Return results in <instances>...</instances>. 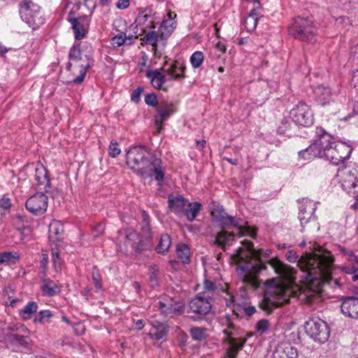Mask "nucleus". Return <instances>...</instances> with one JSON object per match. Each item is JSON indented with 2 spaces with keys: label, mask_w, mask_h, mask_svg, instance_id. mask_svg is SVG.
<instances>
[{
  "label": "nucleus",
  "mask_w": 358,
  "mask_h": 358,
  "mask_svg": "<svg viewBox=\"0 0 358 358\" xmlns=\"http://www.w3.org/2000/svg\"><path fill=\"white\" fill-rule=\"evenodd\" d=\"M313 322V317H310L308 320L306 321L304 324L301 327V329L300 331L301 334H302L303 331L304 334L310 338H313V324H312Z\"/></svg>",
  "instance_id": "nucleus-48"
},
{
  "label": "nucleus",
  "mask_w": 358,
  "mask_h": 358,
  "mask_svg": "<svg viewBox=\"0 0 358 358\" xmlns=\"http://www.w3.org/2000/svg\"><path fill=\"white\" fill-rule=\"evenodd\" d=\"M177 110L176 106L171 102H161L157 108V115L155 116L156 133L159 134L163 129V122L167 120Z\"/></svg>",
  "instance_id": "nucleus-15"
},
{
  "label": "nucleus",
  "mask_w": 358,
  "mask_h": 358,
  "mask_svg": "<svg viewBox=\"0 0 358 358\" xmlns=\"http://www.w3.org/2000/svg\"><path fill=\"white\" fill-rule=\"evenodd\" d=\"M330 336V329L327 323L320 318L315 320V342H326Z\"/></svg>",
  "instance_id": "nucleus-22"
},
{
  "label": "nucleus",
  "mask_w": 358,
  "mask_h": 358,
  "mask_svg": "<svg viewBox=\"0 0 358 358\" xmlns=\"http://www.w3.org/2000/svg\"><path fill=\"white\" fill-rule=\"evenodd\" d=\"M243 244L245 245V248L248 250L250 255L251 257L256 261L258 262V263L256 264V270L257 271H262L266 269V263L263 262L260 258L262 256H264V257H269L271 255V250H264L263 249H255L254 248L253 243L249 241H244L242 242Z\"/></svg>",
  "instance_id": "nucleus-18"
},
{
  "label": "nucleus",
  "mask_w": 358,
  "mask_h": 358,
  "mask_svg": "<svg viewBox=\"0 0 358 358\" xmlns=\"http://www.w3.org/2000/svg\"><path fill=\"white\" fill-rule=\"evenodd\" d=\"M121 150L119 148L118 143L115 141H111L108 148L109 156L115 158L118 156Z\"/></svg>",
  "instance_id": "nucleus-52"
},
{
  "label": "nucleus",
  "mask_w": 358,
  "mask_h": 358,
  "mask_svg": "<svg viewBox=\"0 0 358 358\" xmlns=\"http://www.w3.org/2000/svg\"><path fill=\"white\" fill-rule=\"evenodd\" d=\"M258 23V18H254L251 17H247L245 21V28L248 31H253L255 29Z\"/></svg>",
  "instance_id": "nucleus-56"
},
{
  "label": "nucleus",
  "mask_w": 358,
  "mask_h": 358,
  "mask_svg": "<svg viewBox=\"0 0 358 358\" xmlns=\"http://www.w3.org/2000/svg\"><path fill=\"white\" fill-rule=\"evenodd\" d=\"M203 288L207 292H213L215 289L216 285L212 280H206L203 283Z\"/></svg>",
  "instance_id": "nucleus-63"
},
{
  "label": "nucleus",
  "mask_w": 358,
  "mask_h": 358,
  "mask_svg": "<svg viewBox=\"0 0 358 358\" xmlns=\"http://www.w3.org/2000/svg\"><path fill=\"white\" fill-rule=\"evenodd\" d=\"M87 51L83 50V47L80 43L73 44L70 48L69 52V60L78 64L80 62H83V64H78L80 68V75L71 81V83L76 85H80L87 74L88 70L94 64V59L92 57V48L90 45L86 48Z\"/></svg>",
  "instance_id": "nucleus-6"
},
{
  "label": "nucleus",
  "mask_w": 358,
  "mask_h": 358,
  "mask_svg": "<svg viewBox=\"0 0 358 358\" xmlns=\"http://www.w3.org/2000/svg\"><path fill=\"white\" fill-rule=\"evenodd\" d=\"M192 338L196 341H203L208 337L207 329L205 327H194L189 329Z\"/></svg>",
  "instance_id": "nucleus-40"
},
{
  "label": "nucleus",
  "mask_w": 358,
  "mask_h": 358,
  "mask_svg": "<svg viewBox=\"0 0 358 358\" xmlns=\"http://www.w3.org/2000/svg\"><path fill=\"white\" fill-rule=\"evenodd\" d=\"M7 338L13 345H18L24 348H28L30 346L31 340L28 336L8 333Z\"/></svg>",
  "instance_id": "nucleus-33"
},
{
  "label": "nucleus",
  "mask_w": 358,
  "mask_h": 358,
  "mask_svg": "<svg viewBox=\"0 0 358 358\" xmlns=\"http://www.w3.org/2000/svg\"><path fill=\"white\" fill-rule=\"evenodd\" d=\"M226 326L228 329L223 331L226 337L224 343L226 346V352L223 358H236L238 353L241 350L247 341L245 331L236 327L234 322V317L229 314L224 316Z\"/></svg>",
  "instance_id": "nucleus-5"
},
{
  "label": "nucleus",
  "mask_w": 358,
  "mask_h": 358,
  "mask_svg": "<svg viewBox=\"0 0 358 358\" xmlns=\"http://www.w3.org/2000/svg\"><path fill=\"white\" fill-rule=\"evenodd\" d=\"M145 103L151 107H156L159 106L158 99L155 93H150L145 96Z\"/></svg>",
  "instance_id": "nucleus-53"
},
{
  "label": "nucleus",
  "mask_w": 358,
  "mask_h": 358,
  "mask_svg": "<svg viewBox=\"0 0 358 358\" xmlns=\"http://www.w3.org/2000/svg\"><path fill=\"white\" fill-rule=\"evenodd\" d=\"M313 256L301 257L299 261L298 265L303 273V278L309 282L313 281Z\"/></svg>",
  "instance_id": "nucleus-25"
},
{
  "label": "nucleus",
  "mask_w": 358,
  "mask_h": 358,
  "mask_svg": "<svg viewBox=\"0 0 358 358\" xmlns=\"http://www.w3.org/2000/svg\"><path fill=\"white\" fill-rule=\"evenodd\" d=\"M41 291L44 296H54L60 292V289L53 280L46 278L43 280Z\"/></svg>",
  "instance_id": "nucleus-31"
},
{
  "label": "nucleus",
  "mask_w": 358,
  "mask_h": 358,
  "mask_svg": "<svg viewBox=\"0 0 358 358\" xmlns=\"http://www.w3.org/2000/svg\"><path fill=\"white\" fill-rule=\"evenodd\" d=\"M264 285L266 290L260 307L268 314H271L275 308L289 302L292 291L280 285L277 278L266 280Z\"/></svg>",
  "instance_id": "nucleus-4"
},
{
  "label": "nucleus",
  "mask_w": 358,
  "mask_h": 358,
  "mask_svg": "<svg viewBox=\"0 0 358 358\" xmlns=\"http://www.w3.org/2000/svg\"><path fill=\"white\" fill-rule=\"evenodd\" d=\"M168 203L169 208L174 212L175 214L182 213L185 208L186 201L181 195L177 196H174L172 194L169 195Z\"/></svg>",
  "instance_id": "nucleus-28"
},
{
  "label": "nucleus",
  "mask_w": 358,
  "mask_h": 358,
  "mask_svg": "<svg viewBox=\"0 0 358 358\" xmlns=\"http://www.w3.org/2000/svg\"><path fill=\"white\" fill-rule=\"evenodd\" d=\"M34 219L25 214L15 215V224L16 229L20 232L21 241H28L33 230Z\"/></svg>",
  "instance_id": "nucleus-16"
},
{
  "label": "nucleus",
  "mask_w": 358,
  "mask_h": 358,
  "mask_svg": "<svg viewBox=\"0 0 358 358\" xmlns=\"http://www.w3.org/2000/svg\"><path fill=\"white\" fill-rule=\"evenodd\" d=\"M220 237H222L224 245L229 244L231 241L234 240V234L233 232H228L226 231H222L220 232Z\"/></svg>",
  "instance_id": "nucleus-57"
},
{
  "label": "nucleus",
  "mask_w": 358,
  "mask_h": 358,
  "mask_svg": "<svg viewBox=\"0 0 358 358\" xmlns=\"http://www.w3.org/2000/svg\"><path fill=\"white\" fill-rule=\"evenodd\" d=\"M35 180L39 190L48 193L50 189V180L48 175L47 169L42 165L38 164L35 169Z\"/></svg>",
  "instance_id": "nucleus-20"
},
{
  "label": "nucleus",
  "mask_w": 358,
  "mask_h": 358,
  "mask_svg": "<svg viewBox=\"0 0 358 358\" xmlns=\"http://www.w3.org/2000/svg\"><path fill=\"white\" fill-rule=\"evenodd\" d=\"M125 244L130 245L137 253L149 250L152 245V234H145V239L140 238L138 234L131 229L125 231Z\"/></svg>",
  "instance_id": "nucleus-12"
},
{
  "label": "nucleus",
  "mask_w": 358,
  "mask_h": 358,
  "mask_svg": "<svg viewBox=\"0 0 358 358\" xmlns=\"http://www.w3.org/2000/svg\"><path fill=\"white\" fill-rule=\"evenodd\" d=\"M127 164L139 176L153 178L157 182L164 180L165 172L159 158L151 155L145 146L131 148L126 155Z\"/></svg>",
  "instance_id": "nucleus-1"
},
{
  "label": "nucleus",
  "mask_w": 358,
  "mask_h": 358,
  "mask_svg": "<svg viewBox=\"0 0 358 358\" xmlns=\"http://www.w3.org/2000/svg\"><path fill=\"white\" fill-rule=\"evenodd\" d=\"M38 308V303L35 301H29L22 309L20 310L19 315L24 320H30Z\"/></svg>",
  "instance_id": "nucleus-34"
},
{
  "label": "nucleus",
  "mask_w": 358,
  "mask_h": 358,
  "mask_svg": "<svg viewBox=\"0 0 358 358\" xmlns=\"http://www.w3.org/2000/svg\"><path fill=\"white\" fill-rule=\"evenodd\" d=\"M292 124L294 125L292 121L289 122L287 120H282L281 125L278 129V133L280 134L286 135L287 136H292L294 134L290 131Z\"/></svg>",
  "instance_id": "nucleus-45"
},
{
  "label": "nucleus",
  "mask_w": 358,
  "mask_h": 358,
  "mask_svg": "<svg viewBox=\"0 0 358 358\" xmlns=\"http://www.w3.org/2000/svg\"><path fill=\"white\" fill-rule=\"evenodd\" d=\"M203 59V53L201 51H196L191 55L189 62L194 69H197L201 66Z\"/></svg>",
  "instance_id": "nucleus-44"
},
{
  "label": "nucleus",
  "mask_w": 358,
  "mask_h": 358,
  "mask_svg": "<svg viewBox=\"0 0 358 358\" xmlns=\"http://www.w3.org/2000/svg\"><path fill=\"white\" fill-rule=\"evenodd\" d=\"M64 226L60 221L53 220L49 225L48 237L51 241H60L62 239Z\"/></svg>",
  "instance_id": "nucleus-27"
},
{
  "label": "nucleus",
  "mask_w": 358,
  "mask_h": 358,
  "mask_svg": "<svg viewBox=\"0 0 358 358\" xmlns=\"http://www.w3.org/2000/svg\"><path fill=\"white\" fill-rule=\"evenodd\" d=\"M340 251L345 257H346V259L348 262H355L358 265V256H357L352 250L347 249L344 247H340Z\"/></svg>",
  "instance_id": "nucleus-51"
},
{
  "label": "nucleus",
  "mask_w": 358,
  "mask_h": 358,
  "mask_svg": "<svg viewBox=\"0 0 358 358\" xmlns=\"http://www.w3.org/2000/svg\"><path fill=\"white\" fill-rule=\"evenodd\" d=\"M151 328L148 333L150 338L154 341H166L167 339L168 334L170 327L165 322H160L159 320H152L150 322Z\"/></svg>",
  "instance_id": "nucleus-17"
},
{
  "label": "nucleus",
  "mask_w": 358,
  "mask_h": 358,
  "mask_svg": "<svg viewBox=\"0 0 358 358\" xmlns=\"http://www.w3.org/2000/svg\"><path fill=\"white\" fill-rule=\"evenodd\" d=\"M315 136V157L329 161L334 165L344 163L353 148L343 141L333 142V136L322 127H317Z\"/></svg>",
  "instance_id": "nucleus-2"
},
{
  "label": "nucleus",
  "mask_w": 358,
  "mask_h": 358,
  "mask_svg": "<svg viewBox=\"0 0 358 358\" xmlns=\"http://www.w3.org/2000/svg\"><path fill=\"white\" fill-rule=\"evenodd\" d=\"M159 37V31L152 30L147 33L141 40L147 45H156Z\"/></svg>",
  "instance_id": "nucleus-43"
},
{
  "label": "nucleus",
  "mask_w": 358,
  "mask_h": 358,
  "mask_svg": "<svg viewBox=\"0 0 358 358\" xmlns=\"http://www.w3.org/2000/svg\"><path fill=\"white\" fill-rule=\"evenodd\" d=\"M176 27V22L173 21L171 18L164 20L158 29L159 38L162 40L167 39L173 32Z\"/></svg>",
  "instance_id": "nucleus-30"
},
{
  "label": "nucleus",
  "mask_w": 358,
  "mask_h": 358,
  "mask_svg": "<svg viewBox=\"0 0 358 358\" xmlns=\"http://www.w3.org/2000/svg\"><path fill=\"white\" fill-rule=\"evenodd\" d=\"M273 358H297L296 348L289 343L278 345L273 352Z\"/></svg>",
  "instance_id": "nucleus-23"
},
{
  "label": "nucleus",
  "mask_w": 358,
  "mask_h": 358,
  "mask_svg": "<svg viewBox=\"0 0 358 358\" xmlns=\"http://www.w3.org/2000/svg\"><path fill=\"white\" fill-rule=\"evenodd\" d=\"M313 145V143H312L306 149L299 151V157H301L305 160H310L312 159V153L313 152V149L312 148Z\"/></svg>",
  "instance_id": "nucleus-54"
},
{
  "label": "nucleus",
  "mask_w": 358,
  "mask_h": 358,
  "mask_svg": "<svg viewBox=\"0 0 358 358\" xmlns=\"http://www.w3.org/2000/svg\"><path fill=\"white\" fill-rule=\"evenodd\" d=\"M294 127L301 125L309 127L313 124V113L304 103H299L289 112Z\"/></svg>",
  "instance_id": "nucleus-11"
},
{
  "label": "nucleus",
  "mask_w": 358,
  "mask_h": 358,
  "mask_svg": "<svg viewBox=\"0 0 358 358\" xmlns=\"http://www.w3.org/2000/svg\"><path fill=\"white\" fill-rule=\"evenodd\" d=\"M316 101L321 106H325L332 100V93L329 87L318 86L315 89Z\"/></svg>",
  "instance_id": "nucleus-26"
},
{
  "label": "nucleus",
  "mask_w": 358,
  "mask_h": 358,
  "mask_svg": "<svg viewBox=\"0 0 358 358\" xmlns=\"http://www.w3.org/2000/svg\"><path fill=\"white\" fill-rule=\"evenodd\" d=\"M159 304L161 311L166 315H171L179 311L178 307L173 305L172 302H168L166 303L164 302L159 301Z\"/></svg>",
  "instance_id": "nucleus-42"
},
{
  "label": "nucleus",
  "mask_w": 358,
  "mask_h": 358,
  "mask_svg": "<svg viewBox=\"0 0 358 358\" xmlns=\"http://www.w3.org/2000/svg\"><path fill=\"white\" fill-rule=\"evenodd\" d=\"M212 299L213 298L210 296L209 293L206 296L199 294L192 299L189 302V306L192 313H194V315L190 316L191 319L194 321L203 320L212 308Z\"/></svg>",
  "instance_id": "nucleus-9"
},
{
  "label": "nucleus",
  "mask_w": 358,
  "mask_h": 358,
  "mask_svg": "<svg viewBox=\"0 0 358 358\" xmlns=\"http://www.w3.org/2000/svg\"><path fill=\"white\" fill-rule=\"evenodd\" d=\"M19 13L21 20L33 29H36L43 24L40 6L31 0H22L19 4Z\"/></svg>",
  "instance_id": "nucleus-7"
},
{
  "label": "nucleus",
  "mask_w": 358,
  "mask_h": 358,
  "mask_svg": "<svg viewBox=\"0 0 358 358\" xmlns=\"http://www.w3.org/2000/svg\"><path fill=\"white\" fill-rule=\"evenodd\" d=\"M211 215L214 220L218 222L222 217H224L227 213L225 212L224 207L221 206L218 209L212 211Z\"/></svg>",
  "instance_id": "nucleus-58"
},
{
  "label": "nucleus",
  "mask_w": 358,
  "mask_h": 358,
  "mask_svg": "<svg viewBox=\"0 0 358 358\" xmlns=\"http://www.w3.org/2000/svg\"><path fill=\"white\" fill-rule=\"evenodd\" d=\"M286 259L291 263L295 262L298 259V255L294 250H289L286 253Z\"/></svg>",
  "instance_id": "nucleus-64"
},
{
  "label": "nucleus",
  "mask_w": 358,
  "mask_h": 358,
  "mask_svg": "<svg viewBox=\"0 0 358 358\" xmlns=\"http://www.w3.org/2000/svg\"><path fill=\"white\" fill-rule=\"evenodd\" d=\"M299 219L301 222V225L303 224L304 223H307L308 222V220L310 218L311 215L308 217H302V214L306 213V208L303 206H301L299 207Z\"/></svg>",
  "instance_id": "nucleus-60"
},
{
  "label": "nucleus",
  "mask_w": 358,
  "mask_h": 358,
  "mask_svg": "<svg viewBox=\"0 0 358 358\" xmlns=\"http://www.w3.org/2000/svg\"><path fill=\"white\" fill-rule=\"evenodd\" d=\"M52 317V314L49 310H41L34 317V322L43 324L47 319Z\"/></svg>",
  "instance_id": "nucleus-46"
},
{
  "label": "nucleus",
  "mask_w": 358,
  "mask_h": 358,
  "mask_svg": "<svg viewBox=\"0 0 358 358\" xmlns=\"http://www.w3.org/2000/svg\"><path fill=\"white\" fill-rule=\"evenodd\" d=\"M125 34L121 33L119 35H116L111 38V44L115 47H120L123 45L125 42Z\"/></svg>",
  "instance_id": "nucleus-55"
},
{
  "label": "nucleus",
  "mask_w": 358,
  "mask_h": 358,
  "mask_svg": "<svg viewBox=\"0 0 358 358\" xmlns=\"http://www.w3.org/2000/svg\"><path fill=\"white\" fill-rule=\"evenodd\" d=\"M176 253L178 257L182 261L183 264L189 263L190 250L187 245L185 243L178 245L176 248Z\"/></svg>",
  "instance_id": "nucleus-38"
},
{
  "label": "nucleus",
  "mask_w": 358,
  "mask_h": 358,
  "mask_svg": "<svg viewBox=\"0 0 358 358\" xmlns=\"http://www.w3.org/2000/svg\"><path fill=\"white\" fill-rule=\"evenodd\" d=\"M92 282L96 290L98 292L102 289L101 276L96 266H94L92 273Z\"/></svg>",
  "instance_id": "nucleus-47"
},
{
  "label": "nucleus",
  "mask_w": 358,
  "mask_h": 358,
  "mask_svg": "<svg viewBox=\"0 0 358 358\" xmlns=\"http://www.w3.org/2000/svg\"><path fill=\"white\" fill-rule=\"evenodd\" d=\"M171 244V239L169 234H164L161 236L159 244L156 248V251L159 254H165Z\"/></svg>",
  "instance_id": "nucleus-39"
},
{
  "label": "nucleus",
  "mask_w": 358,
  "mask_h": 358,
  "mask_svg": "<svg viewBox=\"0 0 358 358\" xmlns=\"http://www.w3.org/2000/svg\"><path fill=\"white\" fill-rule=\"evenodd\" d=\"M186 66L185 64L179 60L173 61L167 69L162 70L166 73L169 80H180L185 78V71Z\"/></svg>",
  "instance_id": "nucleus-21"
},
{
  "label": "nucleus",
  "mask_w": 358,
  "mask_h": 358,
  "mask_svg": "<svg viewBox=\"0 0 358 358\" xmlns=\"http://www.w3.org/2000/svg\"><path fill=\"white\" fill-rule=\"evenodd\" d=\"M270 327L269 321L266 319H262L259 320L255 325V331L259 335H262L267 331Z\"/></svg>",
  "instance_id": "nucleus-49"
},
{
  "label": "nucleus",
  "mask_w": 358,
  "mask_h": 358,
  "mask_svg": "<svg viewBox=\"0 0 358 358\" xmlns=\"http://www.w3.org/2000/svg\"><path fill=\"white\" fill-rule=\"evenodd\" d=\"M289 34L303 41L313 38V21L308 17H299L294 19L288 29Z\"/></svg>",
  "instance_id": "nucleus-8"
},
{
  "label": "nucleus",
  "mask_w": 358,
  "mask_h": 358,
  "mask_svg": "<svg viewBox=\"0 0 358 358\" xmlns=\"http://www.w3.org/2000/svg\"><path fill=\"white\" fill-rule=\"evenodd\" d=\"M341 311L346 317L358 320V297L343 296Z\"/></svg>",
  "instance_id": "nucleus-19"
},
{
  "label": "nucleus",
  "mask_w": 358,
  "mask_h": 358,
  "mask_svg": "<svg viewBox=\"0 0 358 358\" xmlns=\"http://www.w3.org/2000/svg\"><path fill=\"white\" fill-rule=\"evenodd\" d=\"M20 329H21V331L24 334L29 333V330L24 324H20L19 327L17 325L9 327H8V331H9L10 333H13V331H18Z\"/></svg>",
  "instance_id": "nucleus-62"
},
{
  "label": "nucleus",
  "mask_w": 358,
  "mask_h": 358,
  "mask_svg": "<svg viewBox=\"0 0 358 358\" xmlns=\"http://www.w3.org/2000/svg\"><path fill=\"white\" fill-rule=\"evenodd\" d=\"M66 20L71 25L76 40L79 41L85 37L90 27V16L83 15L76 17L75 12L70 11L67 15Z\"/></svg>",
  "instance_id": "nucleus-10"
},
{
  "label": "nucleus",
  "mask_w": 358,
  "mask_h": 358,
  "mask_svg": "<svg viewBox=\"0 0 358 358\" xmlns=\"http://www.w3.org/2000/svg\"><path fill=\"white\" fill-rule=\"evenodd\" d=\"M217 223H219V225L222 229L230 228L231 226L238 229H240L241 227L238 221L234 217L229 215L228 214L222 217Z\"/></svg>",
  "instance_id": "nucleus-41"
},
{
  "label": "nucleus",
  "mask_w": 358,
  "mask_h": 358,
  "mask_svg": "<svg viewBox=\"0 0 358 358\" xmlns=\"http://www.w3.org/2000/svg\"><path fill=\"white\" fill-rule=\"evenodd\" d=\"M48 206V198L43 192L31 196L25 203L26 209L33 215L41 216L45 213Z\"/></svg>",
  "instance_id": "nucleus-13"
},
{
  "label": "nucleus",
  "mask_w": 358,
  "mask_h": 358,
  "mask_svg": "<svg viewBox=\"0 0 358 358\" xmlns=\"http://www.w3.org/2000/svg\"><path fill=\"white\" fill-rule=\"evenodd\" d=\"M266 263L273 268L277 275L282 278H289L292 275V268L278 257L271 258Z\"/></svg>",
  "instance_id": "nucleus-24"
},
{
  "label": "nucleus",
  "mask_w": 358,
  "mask_h": 358,
  "mask_svg": "<svg viewBox=\"0 0 358 358\" xmlns=\"http://www.w3.org/2000/svg\"><path fill=\"white\" fill-rule=\"evenodd\" d=\"M12 206L10 199L8 197H3L0 199V208L3 210H9Z\"/></svg>",
  "instance_id": "nucleus-61"
},
{
  "label": "nucleus",
  "mask_w": 358,
  "mask_h": 358,
  "mask_svg": "<svg viewBox=\"0 0 358 358\" xmlns=\"http://www.w3.org/2000/svg\"><path fill=\"white\" fill-rule=\"evenodd\" d=\"M146 76L150 80L152 86L157 89H160L162 85L169 80L165 75L157 69L148 71Z\"/></svg>",
  "instance_id": "nucleus-29"
},
{
  "label": "nucleus",
  "mask_w": 358,
  "mask_h": 358,
  "mask_svg": "<svg viewBox=\"0 0 358 358\" xmlns=\"http://www.w3.org/2000/svg\"><path fill=\"white\" fill-rule=\"evenodd\" d=\"M138 14L136 18L135 22L137 25L144 24L149 18L156 19L157 13L153 10L150 7H146L144 8H138Z\"/></svg>",
  "instance_id": "nucleus-32"
},
{
  "label": "nucleus",
  "mask_w": 358,
  "mask_h": 358,
  "mask_svg": "<svg viewBox=\"0 0 358 358\" xmlns=\"http://www.w3.org/2000/svg\"><path fill=\"white\" fill-rule=\"evenodd\" d=\"M201 203L197 201L189 203L188 208H185L182 213L189 222H192L201 210Z\"/></svg>",
  "instance_id": "nucleus-36"
},
{
  "label": "nucleus",
  "mask_w": 358,
  "mask_h": 358,
  "mask_svg": "<svg viewBox=\"0 0 358 358\" xmlns=\"http://www.w3.org/2000/svg\"><path fill=\"white\" fill-rule=\"evenodd\" d=\"M143 90L144 89L143 87H138L135 89L131 95V100L135 103H138L141 100V93Z\"/></svg>",
  "instance_id": "nucleus-59"
},
{
  "label": "nucleus",
  "mask_w": 358,
  "mask_h": 358,
  "mask_svg": "<svg viewBox=\"0 0 358 358\" xmlns=\"http://www.w3.org/2000/svg\"><path fill=\"white\" fill-rule=\"evenodd\" d=\"M342 189L358 201V167L343 173L341 180Z\"/></svg>",
  "instance_id": "nucleus-14"
},
{
  "label": "nucleus",
  "mask_w": 358,
  "mask_h": 358,
  "mask_svg": "<svg viewBox=\"0 0 358 358\" xmlns=\"http://www.w3.org/2000/svg\"><path fill=\"white\" fill-rule=\"evenodd\" d=\"M19 259L20 255L17 252L6 251L0 252V264H15Z\"/></svg>",
  "instance_id": "nucleus-37"
},
{
  "label": "nucleus",
  "mask_w": 358,
  "mask_h": 358,
  "mask_svg": "<svg viewBox=\"0 0 358 358\" xmlns=\"http://www.w3.org/2000/svg\"><path fill=\"white\" fill-rule=\"evenodd\" d=\"M237 273L245 283H250L252 281V267L248 264H245L237 267Z\"/></svg>",
  "instance_id": "nucleus-35"
},
{
  "label": "nucleus",
  "mask_w": 358,
  "mask_h": 358,
  "mask_svg": "<svg viewBox=\"0 0 358 358\" xmlns=\"http://www.w3.org/2000/svg\"><path fill=\"white\" fill-rule=\"evenodd\" d=\"M333 262L331 253L327 250L323 252L320 245L315 241V297L322 294L327 287H342L340 279L331 276Z\"/></svg>",
  "instance_id": "nucleus-3"
},
{
  "label": "nucleus",
  "mask_w": 358,
  "mask_h": 358,
  "mask_svg": "<svg viewBox=\"0 0 358 358\" xmlns=\"http://www.w3.org/2000/svg\"><path fill=\"white\" fill-rule=\"evenodd\" d=\"M141 218H142V229L145 234H152L150 229V216L147 212L143 210L141 212Z\"/></svg>",
  "instance_id": "nucleus-50"
}]
</instances>
